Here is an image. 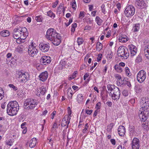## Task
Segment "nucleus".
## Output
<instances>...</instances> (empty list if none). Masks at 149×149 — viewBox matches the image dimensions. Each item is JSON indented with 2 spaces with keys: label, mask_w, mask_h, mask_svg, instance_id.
Segmentation results:
<instances>
[{
  "label": "nucleus",
  "mask_w": 149,
  "mask_h": 149,
  "mask_svg": "<svg viewBox=\"0 0 149 149\" xmlns=\"http://www.w3.org/2000/svg\"><path fill=\"white\" fill-rule=\"evenodd\" d=\"M19 109L18 103L15 101L9 102L7 106V112L10 116L16 115Z\"/></svg>",
  "instance_id": "1"
},
{
  "label": "nucleus",
  "mask_w": 149,
  "mask_h": 149,
  "mask_svg": "<svg viewBox=\"0 0 149 149\" xmlns=\"http://www.w3.org/2000/svg\"><path fill=\"white\" fill-rule=\"evenodd\" d=\"M28 35L26 28L25 27L15 29L13 30V36L15 39L20 38L25 39Z\"/></svg>",
  "instance_id": "2"
},
{
  "label": "nucleus",
  "mask_w": 149,
  "mask_h": 149,
  "mask_svg": "<svg viewBox=\"0 0 149 149\" xmlns=\"http://www.w3.org/2000/svg\"><path fill=\"white\" fill-rule=\"evenodd\" d=\"M118 56L122 59H126L129 57V53L128 49L125 46H121L119 47L117 50Z\"/></svg>",
  "instance_id": "3"
},
{
  "label": "nucleus",
  "mask_w": 149,
  "mask_h": 149,
  "mask_svg": "<svg viewBox=\"0 0 149 149\" xmlns=\"http://www.w3.org/2000/svg\"><path fill=\"white\" fill-rule=\"evenodd\" d=\"M36 100L32 98L26 99L24 102V107L25 109H33L37 105Z\"/></svg>",
  "instance_id": "4"
},
{
  "label": "nucleus",
  "mask_w": 149,
  "mask_h": 149,
  "mask_svg": "<svg viewBox=\"0 0 149 149\" xmlns=\"http://www.w3.org/2000/svg\"><path fill=\"white\" fill-rule=\"evenodd\" d=\"M140 104L142 111H147L149 108V100L146 97L142 98L140 100Z\"/></svg>",
  "instance_id": "5"
},
{
  "label": "nucleus",
  "mask_w": 149,
  "mask_h": 149,
  "mask_svg": "<svg viewBox=\"0 0 149 149\" xmlns=\"http://www.w3.org/2000/svg\"><path fill=\"white\" fill-rule=\"evenodd\" d=\"M135 9L132 5H129L126 7L124 13L127 17H130L133 16L135 13Z\"/></svg>",
  "instance_id": "6"
},
{
  "label": "nucleus",
  "mask_w": 149,
  "mask_h": 149,
  "mask_svg": "<svg viewBox=\"0 0 149 149\" xmlns=\"http://www.w3.org/2000/svg\"><path fill=\"white\" fill-rule=\"evenodd\" d=\"M58 33L53 29H49L47 31L46 36L47 39L50 40L53 39L58 36Z\"/></svg>",
  "instance_id": "7"
},
{
  "label": "nucleus",
  "mask_w": 149,
  "mask_h": 149,
  "mask_svg": "<svg viewBox=\"0 0 149 149\" xmlns=\"http://www.w3.org/2000/svg\"><path fill=\"white\" fill-rule=\"evenodd\" d=\"M17 77L20 79V82L22 83L26 82L29 79V76L28 73H22L18 71L17 73Z\"/></svg>",
  "instance_id": "8"
},
{
  "label": "nucleus",
  "mask_w": 149,
  "mask_h": 149,
  "mask_svg": "<svg viewBox=\"0 0 149 149\" xmlns=\"http://www.w3.org/2000/svg\"><path fill=\"white\" fill-rule=\"evenodd\" d=\"M111 95L112 99L115 101L118 100L120 97V93L119 88L115 87V90H113V92L111 93Z\"/></svg>",
  "instance_id": "9"
},
{
  "label": "nucleus",
  "mask_w": 149,
  "mask_h": 149,
  "mask_svg": "<svg viewBox=\"0 0 149 149\" xmlns=\"http://www.w3.org/2000/svg\"><path fill=\"white\" fill-rule=\"evenodd\" d=\"M146 77V72L144 70H141L137 74V80L140 83H142L144 81Z\"/></svg>",
  "instance_id": "10"
},
{
  "label": "nucleus",
  "mask_w": 149,
  "mask_h": 149,
  "mask_svg": "<svg viewBox=\"0 0 149 149\" xmlns=\"http://www.w3.org/2000/svg\"><path fill=\"white\" fill-rule=\"evenodd\" d=\"M136 6L137 8L141 10L145 9L147 7L146 4L143 0H138L135 2Z\"/></svg>",
  "instance_id": "11"
},
{
  "label": "nucleus",
  "mask_w": 149,
  "mask_h": 149,
  "mask_svg": "<svg viewBox=\"0 0 149 149\" xmlns=\"http://www.w3.org/2000/svg\"><path fill=\"white\" fill-rule=\"evenodd\" d=\"M139 113L140 120L143 122L146 121L148 116V111H142L141 109H140Z\"/></svg>",
  "instance_id": "12"
},
{
  "label": "nucleus",
  "mask_w": 149,
  "mask_h": 149,
  "mask_svg": "<svg viewBox=\"0 0 149 149\" xmlns=\"http://www.w3.org/2000/svg\"><path fill=\"white\" fill-rule=\"evenodd\" d=\"M71 114V111H68V116H65L63 118L62 122L61 124L62 126H65L67 125V127H68V125L70 123V120L71 118L69 117V116Z\"/></svg>",
  "instance_id": "13"
},
{
  "label": "nucleus",
  "mask_w": 149,
  "mask_h": 149,
  "mask_svg": "<svg viewBox=\"0 0 149 149\" xmlns=\"http://www.w3.org/2000/svg\"><path fill=\"white\" fill-rule=\"evenodd\" d=\"M132 149H139L140 147V141L139 139L134 138L132 142Z\"/></svg>",
  "instance_id": "14"
},
{
  "label": "nucleus",
  "mask_w": 149,
  "mask_h": 149,
  "mask_svg": "<svg viewBox=\"0 0 149 149\" xmlns=\"http://www.w3.org/2000/svg\"><path fill=\"white\" fill-rule=\"evenodd\" d=\"M51 58L49 56H43L40 59V62L42 65H46L49 64L51 62Z\"/></svg>",
  "instance_id": "15"
},
{
  "label": "nucleus",
  "mask_w": 149,
  "mask_h": 149,
  "mask_svg": "<svg viewBox=\"0 0 149 149\" xmlns=\"http://www.w3.org/2000/svg\"><path fill=\"white\" fill-rule=\"evenodd\" d=\"M40 49L43 52H47L49 48V43L44 44L40 43L39 45Z\"/></svg>",
  "instance_id": "16"
},
{
  "label": "nucleus",
  "mask_w": 149,
  "mask_h": 149,
  "mask_svg": "<svg viewBox=\"0 0 149 149\" xmlns=\"http://www.w3.org/2000/svg\"><path fill=\"white\" fill-rule=\"evenodd\" d=\"M47 90L45 87L42 86L37 89V95L38 96L44 95L46 93Z\"/></svg>",
  "instance_id": "17"
},
{
  "label": "nucleus",
  "mask_w": 149,
  "mask_h": 149,
  "mask_svg": "<svg viewBox=\"0 0 149 149\" xmlns=\"http://www.w3.org/2000/svg\"><path fill=\"white\" fill-rule=\"evenodd\" d=\"M48 75V74L47 71H45L42 72L39 76L40 80L42 81H45L47 79Z\"/></svg>",
  "instance_id": "18"
},
{
  "label": "nucleus",
  "mask_w": 149,
  "mask_h": 149,
  "mask_svg": "<svg viewBox=\"0 0 149 149\" xmlns=\"http://www.w3.org/2000/svg\"><path fill=\"white\" fill-rule=\"evenodd\" d=\"M61 37L58 36L56 38H54L53 39L51 40V41H52V42L53 44L55 46H58L59 45L61 42Z\"/></svg>",
  "instance_id": "19"
},
{
  "label": "nucleus",
  "mask_w": 149,
  "mask_h": 149,
  "mask_svg": "<svg viewBox=\"0 0 149 149\" xmlns=\"http://www.w3.org/2000/svg\"><path fill=\"white\" fill-rule=\"evenodd\" d=\"M129 40L128 37L124 35H121L119 37L118 40L120 42L125 43L126 42Z\"/></svg>",
  "instance_id": "20"
},
{
  "label": "nucleus",
  "mask_w": 149,
  "mask_h": 149,
  "mask_svg": "<svg viewBox=\"0 0 149 149\" xmlns=\"http://www.w3.org/2000/svg\"><path fill=\"white\" fill-rule=\"evenodd\" d=\"M125 132V128L123 125L120 126L118 129V134L120 136H123Z\"/></svg>",
  "instance_id": "21"
},
{
  "label": "nucleus",
  "mask_w": 149,
  "mask_h": 149,
  "mask_svg": "<svg viewBox=\"0 0 149 149\" xmlns=\"http://www.w3.org/2000/svg\"><path fill=\"white\" fill-rule=\"evenodd\" d=\"M115 87H117L113 85L108 84L107 85L108 93L110 95H111V93L113 92V90L115 89Z\"/></svg>",
  "instance_id": "22"
},
{
  "label": "nucleus",
  "mask_w": 149,
  "mask_h": 149,
  "mask_svg": "<svg viewBox=\"0 0 149 149\" xmlns=\"http://www.w3.org/2000/svg\"><path fill=\"white\" fill-rule=\"evenodd\" d=\"M36 139V138L32 139L30 141L29 146L31 148L34 147L36 145L37 143Z\"/></svg>",
  "instance_id": "23"
},
{
  "label": "nucleus",
  "mask_w": 149,
  "mask_h": 149,
  "mask_svg": "<svg viewBox=\"0 0 149 149\" xmlns=\"http://www.w3.org/2000/svg\"><path fill=\"white\" fill-rule=\"evenodd\" d=\"M140 24L139 23L134 24L132 29L133 32H135L138 31L140 29Z\"/></svg>",
  "instance_id": "24"
},
{
  "label": "nucleus",
  "mask_w": 149,
  "mask_h": 149,
  "mask_svg": "<svg viewBox=\"0 0 149 149\" xmlns=\"http://www.w3.org/2000/svg\"><path fill=\"white\" fill-rule=\"evenodd\" d=\"M127 80V77H125L123 79H120V80L119 81H117L116 83L117 84L118 86H121L122 85L124 84L125 83Z\"/></svg>",
  "instance_id": "25"
},
{
  "label": "nucleus",
  "mask_w": 149,
  "mask_h": 149,
  "mask_svg": "<svg viewBox=\"0 0 149 149\" xmlns=\"http://www.w3.org/2000/svg\"><path fill=\"white\" fill-rule=\"evenodd\" d=\"M144 51L145 56L147 59H149V45L146 46Z\"/></svg>",
  "instance_id": "26"
},
{
  "label": "nucleus",
  "mask_w": 149,
  "mask_h": 149,
  "mask_svg": "<svg viewBox=\"0 0 149 149\" xmlns=\"http://www.w3.org/2000/svg\"><path fill=\"white\" fill-rule=\"evenodd\" d=\"M10 33L9 31L5 30L2 31L0 33V34L3 37H7L10 35Z\"/></svg>",
  "instance_id": "27"
},
{
  "label": "nucleus",
  "mask_w": 149,
  "mask_h": 149,
  "mask_svg": "<svg viewBox=\"0 0 149 149\" xmlns=\"http://www.w3.org/2000/svg\"><path fill=\"white\" fill-rule=\"evenodd\" d=\"M129 130L130 135L131 136H133L135 132L134 127L133 125H130Z\"/></svg>",
  "instance_id": "28"
},
{
  "label": "nucleus",
  "mask_w": 149,
  "mask_h": 149,
  "mask_svg": "<svg viewBox=\"0 0 149 149\" xmlns=\"http://www.w3.org/2000/svg\"><path fill=\"white\" fill-rule=\"evenodd\" d=\"M37 49L36 48V46H34L33 45H29L28 49V53L31 52L32 51L34 52Z\"/></svg>",
  "instance_id": "29"
},
{
  "label": "nucleus",
  "mask_w": 149,
  "mask_h": 149,
  "mask_svg": "<svg viewBox=\"0 0 149 149\" xmlns=\"http://www.w3.org/2000/svg\"><path fill=\"white\" fill-rule=\"evenodd\" d=\"M77 100L79 103H81L83 101V96L81 94L78 95L77 97Z\"/></svg>",
  "instance_id": "30"
},
{
  "label": "nucleus",
  "mask_w": 149,
  "mask_h": 149,
  "mask_svg": "<svg viewBox=\"0 0 149 149\" xmlns=\"http://www.w3.org/2000/svg\"><path fill=\"white\" fill-rule=\"evenodd\" d=\"M26 123L24 122L22 123L21 125V128L23 129L22 133L24 134L26 133L27 132L26 127Z\"/></svg>",
  "instance_id": "31"
},
{
  "label": "nucleus",
  "mask_w": 149,
  "mask_h": 149,
  "mask_svg": "<svg viewBox=\"0 0 149 149\" xmlns=\"http://www.w3.org/2000/svg\"><path fill=\"white\" fill-rule=\"evenodd\" d=\"M114 68L116 71L118 72L121 73L123 71L122 68L120 67L118 64H116Z\"/></svg>",
  "instance_id": "32"
},
{
  "label": "nucleus",
  "mask_w": 149,
  "mask_h": 149,
  "mask_svg": "<svg viewBox=\"0 0 149 149\" xmlns=\"http://www.w3.org/2000/svg\"><path fill=\"white\" fill-rule=\"evenodd\" d=\"M103 47L102 44L99 42H97L96 45V49L97 50L100 51Z\"/></svg>",
  "instance_id": "33"
},
{
  "label": "nucleus",
  "mask_w": 149,
  "mask_h": 149,
  "mask_svg": "<svg viewBox=\"0 0 149 149\" xmlns=\"http://www.w3.org/2000/svg\"><path fill=\"white\" fill-rule=\"evenodd\" d=\"M66 64V62L65 59H63L61 60L60 62V65H61V69H62L65 66V65Z\"/></svg>",
  "instance_id": "34"
},
{
  "label": "nucleus",
  "mask_w": 149,
  "mask_h": 149,
  "mask_svg": "<svg viewBox=\"0 0 149 149\" xmlns=\"http://www.w3.org/2000/svg\"><path fill=\"white\" fill-rule=\"evenodd\" d=\"M38 49L35 51L32 52L28 53L29 54L31 57H34L37 56V54L38 53Z\"/></svg>",
  "instance_id": "35"
},
{
  "label": "nucleus",
  "mask_w": 149,
  "mask_h": 149,
  "mask_svg": "<svg viewBox=\"0 0 149 149\" xmlns=\"http://www.w3.org/2000/svg\"><path fill=\"white\" fill-rule=\"evenodd\" d=\"M95 21L98 25H101L103 21L98 16H97L95 19Z\"/></svg>",
  "instance_id": "36"
},
{
  "label": "nucleus",
  "mask_w": 149,
  "mask_h": 149,
  "mask_svg": "<svg viewBox=\"0 0 149 149\" xmlns=\"http://www.w3.org/2000/svg\"><path fill=\"white\" fill-rule=\"evenodd\" d=\"M142 61V57L141 54H139L138 55L135 60V62L137 63H139L141 62Z\"/></svg>",
  "instance_id": "37"
},
{
  "label": "nucleus",
  "mask_w": 149,
  "mask_h": 149,
  "mask_svg": "<svg viewBox=\"0 0 149 149\" xmlns=\"http://www.w3.org/2000/svg\"><path fill=\"white\" fill-rule=\"evenodd\" d=\"M128 48L130 50V52L132 51H133V50H134L136 48L135 46L132 44L129 45L128 46Z\"/></svg>",
  "instance_id": "38"
},
{
  "label": "nucleus",
  "mask_w": 149,
  "mask_h": 149,
  "mask_svg": "<svg viewBox=\"0 0 149 149\" xmlns=\"http://www.w3.org/2000/svg\"><path fill=\"white\" fill-rule=\"evenodd\" d=\"M47 15L50 17L54 18L55 17V15L53 13L51 10L47 12Z\"/></svg>",
  "instance_id": "39"
},
{
  "label": "nucleus",
  "mask_w": 149,
  "mask_h": 149,
  "mask_svg": "<svg viewBox=\"0 0 149 149\" xmlns=\"http://www.w3.org/2000/svg\"><path fill=\"white\" fill-rule=\"evenodd\" d=\"M35 19L38 22H41L43 19V18L41 15H38L36 17Z\"/></svg>",
  "instance_id": "40"
},
{
  "label": "nucleus",
  "mask_w": 149,
  "mask_h": 149,
  "mask_svg": "<svg viewBox=\"0 0 149 149\" xmlns=\"http://www.w3.org/2000/svg\"><path fill=\"white\" fill-rule=\"evenodd\" d=\"M84 42V40L82 38L79 37L78 38L77 42L79 46L82 44Z\"/></svg>",
  "instance_id": "41"
},
{
  "label": "nucleus",
  "mask_w": 149,
  "mask_h": 149,
  "mask_svg": "<svg viewBox=\"0 0 149 149\" xmlns=\"http://www.w3.org/2000/svg\"><path fill=\"white\" fill-rule=\"evenodd\" d=\"M101 96L102 99L103 100H107L108 95L107 92L105 94H102L101 93Z\"/></svg>",
  "instance_id": "42"
},
{
  "label": "nucleus",
  "mask_w": 149,
  "mask_h": 149,
  "mask_svg": "<svg viewBox=\"0 0 149 149\" xmlns=\"http://www.w3.org/2000/svg\"><path fill=\"white\" fill-rule=\"evenodd\" d=\"M137 52V49H135L134 50H133L130 52V56L131 57H133L135 56Z\"/></svg>",
  "instance_id": "43"
},
{
  "label": "nucleus",
  "mask_w": 149,
  "mask_h": 149,
  "mask_svg": "<svg viewBox=\"0 0 149 149\" xmlns=\"http://www.w3.org/2000/svg\"><path fill=\"white\" fill-rule=\"evenodd\" d=\"M71 26V31L73 33L75 31V28L77 26V24L76 23H74L72 24Z\"/></svg>",
  "instance_id": "44"
},
{
  "label": "nucleus",
  "mask_w": 149,
  "mask_h": 149,
  "mask_svg": "<svg viewBox=\"0 0 149 149\" xmlns=\"http://www.w3.org/2000/svg\"><path fill=\"white\" fill-rule=\"evenodd\" d=\"M125 72L126 75L127 76H130L131 75V74L130 71V70L128 68L126 67L125 68Z\"/></svg>",
  "instance_id": "45"
},
{
  "label": "nucleus",
  "mask_w": 149,
  "mask_h": 149,
  "mask_svg": "<svg viewBox=\"0 0 149 149\" xmlns=\"http://www.w3.org/2000/svg\"><path fill=\"white\" fill-rule=\"evenodd\" d=\"M114 124L113 123H111L107 127V130L108 131H110L112 129L114 126Z\"/></svg>",
  "instance_id": "46"
},
{
  "label": "nucleus",
  "mask_w": 149,
  "mask_h": 149,
  "mask_svg": "<svg viewBox=\"0 0 149 149\" xmlns=\"http://www.w3.org/2000/svg\"><path fill=\"white\" fill-rule=\"evenodd\" d=\"M13 143V141L11 139H10L7 141H6V145L10 146H11Z\"/></svg>",
  "instance_id": "47"
},
{
  "label": "nucleus",
  "mask_w": 149,
  "mask_h": 149,
  "mask_svg": "<svg viewBox=\"0 0 149 149\" xmlns=\"http://www.w3.org/2000/svg\"><path fill=\"white\" fill-rule=\"evenodd\" d=\"M8 86L10 88H12L15 91H16L17 89V88L14 86L13 84H9Z\"/></svg>",
  "instance_id": "48"
},
{
  "label": "nucleus",
  "mask_w": 149,
  "mask_h": 149,
  "mask_svg": "<svg viewBox=\"0 0 149 149\" xmlns=\"http://www.w3.org/2000/svg\"><path fill=\"white\" fill-rule=\"evenodd\" d=\"M113 53L111 52V53L109 54H108L107 55V58L108 59H110L111 58H112L113 56Z\"/></svg>",
  "instance_id": "49"
},
{
  "label": "nucleus",
  "mask_w": 149,
  "mask_h": 149,
  "mask_svg": "<svg viewBox=\"0 0 149 149\" xmlns=\"http://www.w3.org/2000/svg\"><path fill=\"white\" fill-rule=\"evenodd\" d=\"M124 85H127V86L129 87H130L131 86V85L130 82L128 81L127 78V80L125 81Z\"/></svg>",
  "instance_id": "50"
},
{
  "label": "nucleus",
  "mask_w": 149,
  "mask_h": 149,
  "mask_svg": "<svg viewBox=\"0 0 149 149\" xmlns=\"http://www.w3.org/2000/svg\"><path fill=\"white\" fill-rule=\"evenodd\" d=\"M58 122V121L57 120H56L55 122L54 123L53 127H52V130L53 128H58V127L57 126V123Z\"/></svg>",
  "instance_id": "51"
},
{
  "label": "nucleus",
  "mask_w": 149,
  "mask_h": 149,
  "mask_svg": "<svg viewBox=\"0 0 149 149\" xmlns=\"http://www.w3.org/2000/svg\"><path fill=\"white\" fill-rule=\"evenodd\" d=\"M22 48L19 46L17 47L16 49V51L19 53L22 52Z\"/></svg>",
  "instance_id": "52"
},
{
  "label": "nucleus",
  "mask_w": 149,
  "mask_h": 149,
  "mask_svg": "<svg viewBox=\"0 0 149 149\" xmlns=\"http://www.w3.org/2000/svg\"><path fill=\"white\" fill-rule=\"evenodd\" d=\"M101 103L100 102H98L96 104L95 107L97 109L99 110L101 106Z\"/></svg>",
  "instance_id": "53"
},
{
  "label": "nucleus",
  "mask_w": 149,
  "mask_h": 149,
  "mask_svg": "<svg viewBox=\"0 0 149 149\" xmlns=\"http://www.w3.org/2000/svg\"><path fill=\"white\" fill-rule=\"evenodd\" d=\"M16 42L18 44H20L23 42L22 40H23V39H21L20 38H17V39H16Z\"/></svg>",
  "instance_id": "54"
},
{
  "label": "nucleus",
  "mask_w": 149,
  "mask_h": 149,
  "mask_svg": "<svg viewBox=\"0 0 149 149\" xmlns=\"http://www.w3.org/2000/svg\"><path fill=\"white\" fill-rule=\"evenodd\" d=\"M122 94L125 96H127L128 95V91L127 90H124L122 92Z\"/></svg>",
  "instance_id": "55"
},
{
  "label": "nucleus",
  "mask_w": 149,
  "mask_h": 149,
  "mask_svg": "<svg viewBox=\"0 0 149 149\" xmlns=\"http://www.w3.org/2000/svg\"><path fill=\"white\" fill-rule=\"evenodd\" d=\"M115 78L117 79V81H119L120 80V79H121V77L120 75H119L118 74H116L115 75Z\"/></svg>",
  "instance_id": "56"
},
{
  "label": "nucleus",
  "mask_w": 149,
  "mask_h": 149,
  "mask_svg": "<svg viewBox=\"0 0 149 149\" xmlns=\"http://www.w3.org/2000/svg\"><path fill=\"white\" fill-rule=\"evenodd\" d=\"M72 22V19L71 18L70 19L69 22L67 23H65V24L67 27Z\"/></svg>",
  "instance_id": "57"
},
{
  "label": "nucleus",
  "mask_w": 149,
  "mask_h": 149,
  "mask_svg": "<svg viewBox=\"0 0 149 149\" xmlns=\"http://www.w3.org/2000/svg\"><path fill=\"white\" fill-rule=\"evenodd\" d=\"M72 7L74 10H75L76 7V1H74L72 4Z\"/></svg>",
  "instance_id": "58"
},
{
  "label": "nucleus",
  "mask_w": 149,
  "mask_h": 149,
  "mask_svg": "<svg viewBox=\"0 0 149 149\" xmlns=\"http://www.w3.org/2000/svg\"><path fill=\"white\" fill-rule=\"evenodd\" d=\"M68 99H72V93L71 92H70L69 93H68Z\"/></svg>",
  "instance_id": "59"
},
{
  "label": "nucleus",
  "mask_w": 149,
  "mask_h": 149,
  "mask_svg": "<svg viewBox=\"0 0 149 149\" xmlns=\"http://www.w3.org/2000/svg\"><path fill=\"white\" fill-rule=\"evenodd\" d=\"M84 16L85 15L84 14V12L83 11H81L79 15V17H84Z\"/></svg>",
  "instance_id": "60"
},
{
  "label": "nucleus",
  "mask_w": 149,
  "mask_h": 149,
  "mask_svg": "<svg viewBox=\"0 0 149 149\" xmlns=\"http://www.w3.org/2000/svg\"><path fill=\"white\" fill-rule=\"evenodd\" d=\"M6 105V102H4L1 104V107L3 109H4L5 108Z\"/></svg>",
  "instance_id": "61"
},
{
  "label": "nucleus",
  "mask_w": 149,
  "mask_h": 149,
  "mask_svg": "<svg viewBox=\"0 0 149 149\" xmlns=\"http://www.w3.org/2000/svg\"><path fill=\"white\" fill-rule=\"evenodd\" d=\"M99 112V110L96 109L95 111H94L93 114V116L95 117L97 116V113Z\"/></svg>",
  "instance_id": "62"
},
{
  "label": "nucleus",
  "mask_w": 149,
  "mask_h": 149,
  "mask_svg": "<svg viewBox=\"0 0 149 149\" xmlns=\"http://www.w3.org/2000/svg\"><path fill=\"white\" fill-rule=\"evenodd\" d=\"M75 77L76 76L74 75H70L68 78V80H71L74 79Z\"/></svg>",
  "instance_id": "63"
},
{
  "label": "nucleus",
  "mask_w": 149,
  "mask_h": 149,
  "mask_svg": "<svg viewBox=\"0 0 149 149\" xmlns=\"http://www.w3.org/2000/svg\"><path fill=\"white\" fill-rule=\"evenodd\" d=\"M93 112V110H86V113L88 115H91Z\"/></svg>",
  "instance_id": "64"
}]
</instances>
